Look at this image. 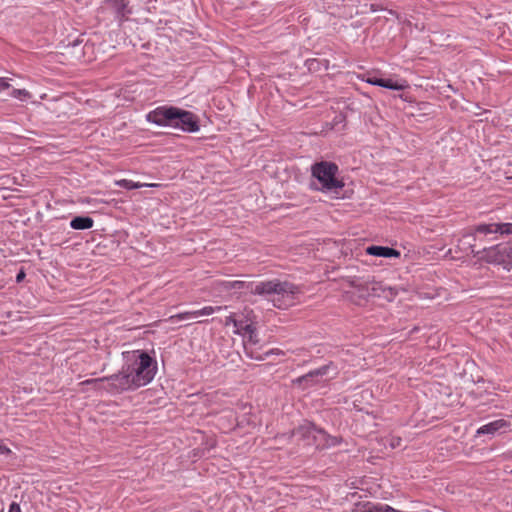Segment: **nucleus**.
<instances>
[{
    "instance_id": "1",
    "label": "nucleus",
    "mask_w": 512,
    "mask_h": 512,
    "mask_svg": "<svg viewBox=\"0 0 512 512\" xmlns=\"http://www.w3.org/2000/svg\"><path fill=\"white\" fill-rule=\"evenodd\" d=\"M124 365L121 370L110 375L112 390L123 393L133 391L149 384L157 372L156 361L142 350L123 353Z\"/></svg>"
},
{
    "instance_id": "2",
    "label": "nucleus",
    "mask_w": 512,
    "mask_h": 512,
    "mask_svg": "<svg viewBox=\"0 0 512 512\" xmlns=\"http://www.w3.org/2000/svg\"><path fill=\"white\" fill-rule=\"evenodd\" d=\"M253 293L267 295L274 306L284 308L293 303L296 295L299 293V288L290 282L275 279L258 283Z\"/></svg>"
},
{
    "instance_id": "3",
    "label": "nucleus",
    "mask_w": 512,
    "mask_h": 512,
    "mask_svg": "<svg viewBox=\"0 0 512 512\" xmlns=\"http://www.w3.org/2000/svg\"><path fill=\"white\" fill-rule=\"evenodd\" d=\"M350 285L353 288L352 291H348L349 298L356 304L360 305L362 300H366L367 297H383L387 300H392L397 295V292L392 287L385 286L382 282L377 281H359L352 280Z\"/></svg>"
},
{
    "instance_id": "4",
    "label": "nucleus",
    "mask_w": 512,
    "mask_h": 512,
    "mask_svg": "<svg viewBox=\"0 0 512 512\" xmlns=\"http://www.w3.org/2000/svg\"><path fill=\"white\" fill-rule=\"evenodd\" d=\"M338 166L335 163L322 161L312 165V176L321 185L319 190L323 192L337 191L344 187L341 179L337 178Z\"/></svg>"
},
{
    "instance_id": "5",
    "label": "nucleus",
    "mask_w": 512,
    "mask_h": 512,
    "mask_svg": "<svg viewBox=\"0 0 512 512\" xmlns=\"http://www.w3.org/2000/svg\"><path fill=\"white\" fill-rule=\"evenodd\" d=\"M243 337V345L246 352V355L255 360H265L271 355H284V352L278 348L271 349L261 354L257 350V345L259 344V339L257 337L255 327L252 325L251 328L246 332V335Z\"/></svg>"
},
{
    "instance_id": "6",
    "label": "nucleus",
    "mask_w": 512,
    "mask_h": 512,
    "mask_svg": "<svg viewBox=\"0 0 512 512\" xmlns=\"http://www.w3.org/2000/svg\"><path fill=\"white\" fill-rule=\"evenodd\" d=\"M179 115V108L173 106H159L150 111L146 119L148 122L154 123L159 126H177L176 120Z\"/></svg>"
},
{
    "instance_id": "7",
    "label": "nucleus",
    "mask_w": 512,
    "mask_h": 512,
    "mask_svg": "<svg viewBox=\"0 0 512 512\" xmlns=\"http://www.w3.org/2000/svg\"><path fill=\"white\" fill-rule=\"evenodd\" d=\"M509 253H511L510 244H499L484 249L481 258L489 263L504 265L505 268L509 269Z\"/></svg>"
},
{
    "instance_id": "8",
    "label": "nucleus",
    "mask_w": 512,
    "mask_h": 512,
    "mask_svg": "<svg viewBox=\"0 0 512 512\" xmlns=\"http://www.w3.org/2000/svg\"><path fill=\"white\" fill-rule=\"evenodd\" d=\"M296 433L301 434L302 436H313L315 440H323L324 444L323 447H333L337 446L341 439L336 436H330L325 431L321 429H317L315 426L311 424H305L301 427H299L296 431Z\"/></svg>"
},
{
    "instance_id": "9",
    "label": "nucleus",
    "mask_w": 512,
    "mask_h": 512,
    "mask_svg": "<svg viewBox=\"0 0 512 512\" xmlns=\"http://www.w3.org/2000/svg\"><path fill=\"white\" fill-rule=\"evenodd\" d=\"M176 124L177 126H175L174 128H179L186 132H196L199 130L197 116L190 111L182 110L180 108Z\"/></svg>"
},
{
    "instance_id": "10",
    "label": "nucleus",
    "mask_w": 512,
    "mask_h": 512,
    "mask_svg": "<svg viewBox=\"0 0 512 512\" xmlns=\"http://www.w3.org/2000/svg\"><path fill=\"white\" fill-rule=\"evenodd\" d=\"M358 78L362 81H365L371 85H376L384 88H388L391 90H397L401 91L408 87V84L405 80L401 81H393L392 79H383V78H377L375 76H365L361 75L358 76Z\"/></svg>"
},
{
    "instance_id": "11",
    "label": "nucleus",
    "mask_w": 512,
    "mask_h": 512,
    "mask_svg": "<svg viewBox=\"0 0 512 512\" xmlns=\"http://www.w3.org/2000/svg\"><path fill=\"white\" fill-rule=\"evenodd\" d=\"M512 423L509 419H498L492 422H489L481 427H479L476 431V435L488 434L494 435L496 433L506 432L507 430H511Z\"/></svg>"
},
{
    "instance_id": "12",
    "label": "nucleus",
    "mask_w": 512,
    "mask_h": 512,
    "mask_svg": "<svg viewBox=\"0 0 512 512\" xmlns=\"http://www.w3.org/2000/svg\"><path fill=\"white\" fill-rule=\"evenodd\" d=\"M113 381L110 379V376L101 377V378H93L87 379L79 383L80 386L90 385L93 390L102 392L105 391L111 395L120 394L119 391L112 390Z\"/></svg>"
},
{
    "instance_id": "13",
    "label": "nucleus",
    "mask_w": 512,
    "mask_h": 512,
    "mask_svg": "<svg viewBox=\"0 0 512 512\" xmlns=\"http://www.w3.org/2000/svg\"><path fill=\"white\" fill-rule=\"evenodd\" d=\"M104 3L106 8L112 11L116 19L119 21L127 19V15L130 13V10L127 8L128 2L125 0H105Z\"/></svg>"
},
{
    "instance_id": "14",
    "label": "nucleus",
    "mask_w": 512,
    "mask_h": 512,
    "mask_svg": "<svg viewBox=\"0 0 512 512\" xmlns=\"http://www.w3.org/2000/svg\"><path fill=\"white\" fill-rule=\"evenodd\" d=\"M366 253L368 255L377 256V257H385V258L400 256L399 251H397L393 248L384 247V246H369L366 248Z\"/></svg>"
},
{
    "instance_id": "15",
    "label": "nucleus",
    "mask_w": 512,
    "mask_h": 512,
    "mask_svg": "<svg viewBox=\"0 0 512 512\" xmlns=\"http://www.w3.org/2000/svg\"><path fill=\"white\" fill-rule=\"evenodd\" d=\"M115 184L117 186L123 187L128 190L138 189L141 187H160L161 186V184H158V183H140V182H134V181L128 180V179L116 180Z\"/></svg>"
},
{
    "instance_id": "16",
    "label": "nucleus",
    "mask_w": 512,
    "mask_h": 512,
    "mask_svg": "<svg viewBox=\"0 0 512 512\" xmlns=\"http://www.w3.org/2000/svg\"><path fill=\"white\" fill-rule=\"evenodd\" d=\"M94 220L91 217L78 216L71 220L70 227L75 230H85L93 227Z\"/></svg>"
},
{
    "instance_id": "17",
    "label": "nucleus",
    "mask_w": 512,
    "mask_h": 512,
    "mask_svg": "<svg viewBox=\"0 0 512 512\" xmlns=\"http://www.w3.org/2000/svg\"><path fill=\"white\" fill-rule=\"evenodd\" d=\"M498 230H499L498 223H481V224L476 225L473 228V234L474 235H476V234L488 235V234L499 233Z\"/></svg>"
},
{
    "instance_id": "18",
    "label": "nucleus",
    "mask_w": 512,
    "mask_h": 512,
    "mask_svg": "<svg viewBox=\"0 0 512 512\" xmlns=\"http://www.w3.org/2000/svg\"><path fill=\"white\" fill-rule=\"evenodd\" d=\"M327 371H328V366H322L316 370L310 371L309 373L297 378L296 382L298 384H302L303 382H309L314 377L323 376V375L327 374Z\"/></svg>"
},
{
    "instance_id": "19",
    "label": "nucleus",
    "mask_w": 512,
    "mask_h": 512,
    "mask_svg": "<svg viewBox=\"0 0 512 512\" xmlns=\"http://www.w3.org/2000/svg\"><path fill=\"white\" fill-rule=\"evenodd\" d=\"M193 318H196V316H194V311H186L170 316L168 321L170 323H177L178 321H185Z\"/></svg>"
},
{
    "instance_id": "20",
    "label": "nucleus",
    "mask_w": 512,
    "mask_h": 512,
    "mask_svg": "<svg viewBox=\"0 0 512 512\" xmlns=\"http://www.w3.org/2000/svg\"><path fill=\"white\" fill-rule=\"evenodd\" d=\"M251 326L252 324L237 319V321L234 322L233 325V327L235 328L234 334L244 336L246 335V332L251 328Z\"/></svg>"
},
{
    "instance_id": "21",
    "label": "nucleus",
    "mask_w": 512,
    "mask_h": 512,
    "mask_svg": "<svg viewBox=\"0 0 512 512\" xmlns=\"http://www.w3.org/2000/svg\"><path fill=\"white\" fill-rule=\"evenodd\" d=\"M220 310H222L221 306H205L199 310H195L194 316H196V318L201 316H209L215 312H219Z\"/></svg>"
},
{
    "instance_id": "22",
    "label": "nucleus",
    "mask_w": 512,
    "mask_h": 512,
    "mask_svg": "<svg viewBox=\"0 0 512 512\" xmlns=\"http://www.w3.org/2000/svg\"><path fill=\"white\" fill-rule=\"evenodd\" d=\"M11 97L20 101H27L32 97V94L26 89H13L11 91Z\"/></svg>"
},
{
    "instance_id": "23",
    "label": "nucleus",
    "mask_w": 512,
    "mask_h": 512,
    "mask_svg": "<svg viewBox=\"0 0 512 512\" xmlns=\"http://www.w3.org/2000/svg\"><path fill=\"white\" fill-rule=\"evenodd\" d=\"M500 235H512V223H498Z\"/></svg>"
},
{
    "instance_id": "24",
    "label": "nucleus",
    "mask_w": 512,
    "mask_h": 512,
    "mask_svg": "<svg viewBox=\"0 0 512 512\" xmlns=\"http://www.w3.org/2000/svg\"><path fill=\"white\" fill-rule=\"evenodd\" d=\"M352 512H370V509L368 508V502L355 505Z\"/></svg>"
},
{
    "instance_id": "25",
    "label": "nucleus",
    "mask_w": 512,
    "mask_h": 512,
    "mask_svg": "<svg viewBox=\"0 0 512 512\" xmlns=\"http://www.w3.org/2000/svg\"><path fill=\"white\" fill-rule=\"evenodd\" d=\"M10 83L8 78L0 77V93L9 89Z\"/></svg>"
},
{
    "instance_id": "26",
    "label": "nucleus",
    "mask_w": 512,
    "mask_h": 512,
    "mask_svg": "<svg viewBox=\"0 0 512 512\" xmlns=\"http://www.w3.org/2000/svg\"><path fill=\"white\" fill-rule=\"evenodd\" d=\"M237 319L235 317V314H230L229 316H227L224 320V325L225 326H229V325H234V322H236Z\"/></svg>"
},
{
    "instance_id": "27",
    "label": "nucleus",
    "mask_w": 512,
    "mask_h": 512,
    "mask_svg": "<svg viewBox=\"0 0 512 512\" xmlns=\"http://www.w3.org/2000/svg\"><path fill=\"white\" fill-rule=\"evenodd\" d=\"M402 439L400 437H392L390 440V447L397 448L401 445Z\"/></svg>"
},
{
    "instance_id": "28",
    "label": "nucleus",
    "mask_w": 512,
    "mask_h": 512,
    "mask_svg": "<svg viewBox=\"0 0 512 512\" xmlns=\"http://www.w3.org/2000/svg\"><path fill=\"white\" fill-rule=\"evenodd\" d=\"M243 285L242 281H233L227 283V288H240Z\"/></svg>"
},
{
    "instance_id": "29",
    "label": "nucleus",
    "mask_w": 512,
    "mask_h": 512,
    "mask_svg": "<svg viewBox=\"0 0 512 512\" xmlns=\"http://www.w3.org/2000/svg\"><path fill=\"white\" fill-rule=\"evenodd\" d=\"M11 450L0 440V454H10Z\"/></svg>"
},
{
    "instance_id": "30",
    "label": "nucleus",
    "mask_w": 512,
    "mask_h": 512,
    "mask_svg": "<svg viewBox=\"0 0 512 512\" xmlns=\"http://www.w3.org/2000/svg\"><path fill=\"white\" fill-rule=\"evenodd\" d=\"M8 512H21V509H20V506L19 504L13 502L10 507H9V511Z\"/></svg>"
},
{
    "instance_id": "31",
    "label": "nucleus",
    "mask_w": 512,
    "mask_h": 512,
    "mask_svg": "<svg viewBox=\"0 0 512 512\" xmlns=\"http://www.w3.org/2000/svg\"><path fill=\"white\" fill-rule=\"evenodd\" d=\"M24 277H25V273H24V271L21 270L16 276V281L19 283L24 279Z\"/></svg>"
},
{
    "instance_id": "32",
    "label": "nucleus",
    "mask_w": 512,
    "mask_h": 512,
    "mask_svg": "<svg viewBox=\"0 0 512 512\" xmlns=\"http://www.w3.org/2000/svg\"><path fill=\"white\" fill-rule=\"evenodd\" d=\"M510 252L509 253V269L512 267V244H510Z\"/></svg>"
}]
</instances>
